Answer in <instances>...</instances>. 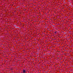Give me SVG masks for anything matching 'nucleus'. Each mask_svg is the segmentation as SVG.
<instances>
[{
    "label": "nucleus",
    "mask_w": 73,
    "mask_h": 73,
    "mask_svg": "<svg viewBox=\"0 0 73 73\" xmlns=\"http://www.w3.org/2000/svg\"><path fill=\"white\" fill-rule=\"evenodd\" d=\"M26 72V71L25 70H23V73H25Z\"/></svg>",
    "instance_id": "f257e3e1"
},
{
    "label": "nucleus",
    "mask_w": 73,
    "mask_h": 73,
    "mask_svg": "<svg viewBox=\"0 0 73 73\" xmlns=\"http://www.w3.org/2000/svg\"><path fill=\"white\" fill-rule=\"evenodd\" d=\"M55 33H56V32H55Z\"/></svg>",
    "instance_id": "f03ea898"
}]
</instances>
